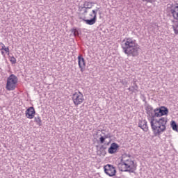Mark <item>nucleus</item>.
Instances as JSON below:
<instances>
[{
  "mask_svg": "<svg viewBox=\"0 0 178 178\" xmlns=\"http://www.w3.org/2000/svg\"><path fill=\"white\" fill-rule=\"evenodd\" d=\"M161 110L159 108H156L154 110V113L152 118H150V124L155 137H159L163 131L166 130V123H168L167 118H161L162 116ZM155 118H161L156 119Z\"/></svg>",
  "mask_w": 178,
  "mask_h": 178,
  "instance_id": "f257e3e1",
  "label": "nucleus"
},
{
  "mask_svg": "<svg viewBox=\"0 0 178 178\" xmlns=\"http://www.w3.org/2000/svg\"><path fill=\"white\" fill-rule=\"evenodd\" d=\"M122 48L123 52L127 55V56H138L140 47L136 42V40L131 38H127L126 40H123L122 42Z\"/></svg>",
  "mask_w": 178,
  "mask_h": 178,
  "instance_id": "f03ea898",
  "label": "nucleus"
},
{
  "mask_svg": "<svg viewBox=\"0 0 178 178\" xmlns=\"http://www.w3.org/2000/svg\"><path fill=\"white\" fill-rule=\"evenodd\" d=\"M72 100L76 106L81 105L84 101V96L81 94V92H76L72 95Z\"/></svg>",
  "mask_w": 178,
  "mask_h": 178,
  "instance_id": "7ed1b4c3",
  "label": "nucleus"
},
{
  "mask_svg": "<svg viewBox=\"0 0 178 178\" xmlns=\"http://www.w3.org/2000/svg\"><path fill=\"white\" fill-rule=\"evenodd\" d=\"M118 168L120 172H129V173H134L135 167L130 168V165L126 163H124L122 161L118 164Z\"/></svg>",
  "mask_w": 178,
  "mask_h": 178,
  "instance_id": "20e7f679",
  "label": "nucleus"
},
{
  "mask_svg": "<svg viewBox=\"0 0 178 178\" xmlns=\"http://www.w3.org/2000/svg\"><path fill=\"white\" fill-rule=\"evenodd\" d=\"M104 172L110 177H113L116 175V168L111 164H107L104 167Z\"/></svg>",
  "mask_w": 178,
  "mask_h": 178,
  "instance_id": "39448f33",
  "label": "nucleus"
},
{
  "mask_svg": "<svg viewBox=\"0 0 178 178\" xmlns=\"http://www.w3.org/2000/svg\"><path fill=\"white\" fill-rule=\"evenodd\" d=\"M130 158V156H131L129 154H124L122 155V159L121 161H124V163H127L129 165V169H131V168H135L134 170H136L137 169V165L134 163V161L130 160V159H126V158Z\"/></svg>",
  "mask_w": 178,
  "mask_h": 178,
  "instance_id": "423d86ee",
  "label": "nucleus"
},
{
  "mask_svg": "<svg viewBox=\"0 0 178 178\" xmlns=\"http://www.w3.org/2000/svg\"><path fill=\"white\" fill-rule=\"evenodd\" d=\"M94 2H90L88 1H85L83 3V6H79V12H83V9H84V13H83V15H86V13H88V9H91L92 8V4Z\"/></svg>",
  "mask_w": 178,
  "mask_h": 178,
  "instance_id": "0eeeda50",
  "label": "nucleus"
},
{
  "mask_svg": "<svg viewBox=\"0 0 178 178\" xmlns=\"http://www.w3.org/2000/svg\"><path fill=\"white\" fill-rule=\"evenodd\" d=\"M25 116L27 119H34V116H35V109H34V107H29L25 111Z\"/></svg>",
  "mask_w": 178,
  "mask_h": 178,
  "instance_id": "6e6552de",
  "label": "nucleus"
},
{
  "mask_svg": "<svg viewBox=\"0 0 178 178\" xmlns=\"http://www.w3.org/2000/svg\"><path fill=\"white\" fill-rule=\"evenodd\" d=\"M78 65L81 72H84L86 70V60L83 58V56L80 55L78 56Z\"/></svg>",
  "mask_w": 178,
  "mask_h": 178,
  "instance_id": "1a4fd4ad",
  "label": "nucleus"
},
{
  "mask_svg": "<svg viewBox=\"0 0 178 178\" xmlns=\"http://www.w3.org/2000/svg\"><path fill=\"white\" fill-rule=\"evenodd\" d=\"M119 145L116 143H111L110 147L108 149V154H116L118 149H119Z\"/></svg>",
  "mask_w": 178,
  "mask_h": 178,
  "instance_id": "9d476101",
  "label": "nucleus"
},
{
  "mask_svg": "<svg viewBox=\"0 0 178 178\" xmlns=\"http://www.w3.org/2000/svg\"><path fill=\"white\" fill-rule=\"evenodd\" d=\"M18 79L16 75L12 74L9 76V77L7 78V83H13L15 84H17Z\"/></svg>",
  "mask_w": 178,
  "mask_h": 178,
  "instance_id": "9b49d317",
  "label": "nucleus"
},
{
  "mask_svg": "<svg viewBox=\"0 0 178 178\" xmlns=\"http://www.w3.org/2000/svg\"><path fill=\"white\" fill-rule=\"evenodd\" d=\"M17 83H13L12 82H7L6 88L8 91H13L16 89V85Z\"/></svg>",
  "mask_w": 178,
  "mask_h": 178,
  "instance_id": "f8f14e48",
  "label": "nucleus"
},
{
  "mask_svg": "<svg viewBox=\"0 0 178 178\" xmlns=\"http://www.w3.org/2000/svg\"><path fill=\"white\" fill-rule=\"evenodd\" d=\"M146 113L150 118L154 115V108L149 104H147L146 106Z\"/></svg>",
  "mask_w": 178,
  "mask_h": 178,
  "instance_id": "ddd939ff",
  "label": "nucleus"
},
{
  "mask_svg": "<svg viewBox=\"0 0 178 178\" xmlns=\"http://www.w3.org/2000/svg\"><path fill=\"white\" fill-rule=\"evenodd\" d=\"M138 127L143 129V131H148V125L147 124L145 120L140 121L138 124Z\"/></svg>",
  "mask_w": 178,
  "mask_h": 178,
  "instance_id": "4468645a",
  "label": "nucleus"
},
{
  "mask_svg": "<svg viewBox=\"0 0 178 178\" xmlns=\"http://www.w3.org/2000/svg\"><path fill=\"white\" fill-rule=\"evenodd\" d=\"M160 109V113H161V116H168V113H169V108L165 106H161L159 108Z\"/></svg>",
  "mask_w": 178,
  "mask_h": 178,
  "instance_id": "2eb2a0df",
  "label": "nucleus"
},
{
  "mask_svg": "<svg viewBox=\"0 0 178 178\" xmlns=\"http://www.w3.org/2000/svg\"><path fill=\"white\" fill-rule=\"evenodd\" d=\"M83 22L86 23V24H88L89 26H92V24H95V22H97V19L95 17L91 18L90 19H86L84 18L82 19Z\"/></svg>",
  "mask_w": 178,
  "mask_h": 178,
  "instance_id": "dca6fc26",
  "label": "nucleus"
},
{
  "mask_svg": "<svg viewBox=\"0 0 178 178\" xmlns=\"http://www.w3.org/2000/svg\"><path fill=\"white\" fill-rule=\"evenodd\" d=\"M170 126L172 129V130H174V131H178V125L176 123V121H171L170 122Z\"/></svg>",
  "mask_w": 178,
  "mask_h": 178,
  "instance_id": "f3484780",
  "label": "nucleus"
},
{
  "mask_svg": "<svg viewBox=\"0 0 178 178\" xmlns=\"http://www.w3.org/2000/svg\"><path fill=\"white\" fill-rule=\"evenodd\" d=\"M34 122L38 125V126H42V120H41V117L37 116L34 117Z\"/></svg>",
  "mask_w": 178,
  "mask_h": 178,
  "instance_id": "a211bd4d",
  "label": "nucleus"
},
{
  "mask_svg": "<svg viewBox=\"0 0 178 178\" xmlns=\"http://www.w3.org/2000/svg\"><path fill=\"white\" fill-rule=\"evenodd\" d=\"M105 149H106V147L102 145L99 149V152H100L99 155H105Z\"/></svg>",
  "mask_w": 178,
  "mask_h": 178,
  "instance_id": "6ab92c4d",
  "label": "nucleus"
},
{
  "mask_svg": "<svg viewBox=\"0 0 178 178\" xmlns=\"http://www.w3.org/2000/svg\"><path fill=\"white\" fill-rule=\"evenodd\" d=\"M131 88L134 90V91H138V86H137V83H136V81H134Z\"/></svg>",
  "mask_w": 178,
  "mask_h": 178,
  "instance_id": "aec40b11",
  "label": "nucleus"
},
{
  "mask_svg": "<svg viewBox=\"0 0 178 178\" xmlns=\"http://www.w3.org/2000/svg\"><path fill=\"white\" fill-rule=\"evenodd\" d=\"M10 62H11L12 65H15L16 63V58L14 56H9Z\"/></svg>",
  "mask_w": 178,
  "mask_h": 178,
  "instance_id": "412c9836",
  "label": "nucleus"
},
{
  "mask_svg": "<svg viewBox=\"0 0 178 178\" xmlns=\"http://www.w3.org/2000/svg\"><path fill=\"white\" fill-rule=\"evenodd\" d=\"M72 33H73L75 37L79 36V30H77L76 29H72Z\"/></svg>",
  "mask_w": 178,
  "mask_h": 178,
  "instance_id": "4be33fe9",
  "label": "nucleus"
},
{
  "mask_svg": "<svg viewBox=\"0 0 178 178\" xmlns=\"http://www.w3.org/2000/svg\"><path fill=\"white\" fill-rule=\"evenodd\" d=\"M120 83L122 84L124 87L127 86L128 81L126 79H122L120 81Z\"/></svg>",
  "mask_w": 178,
  "mask_h": 178,
  "instance_id": "5701e85b",
  "label": "nucleus"
},
{
  "mask_svg": "<svg viewBox=\"0 0 178 178\" xmlns=\"http://www.w3.org/2000/svg\"><path fill=\"white\" fill-rule=\"evenodd\" d=\"M105 136H101L99 138L100 144H104L105 143Z\"/></svg>",
  "mask_w": 178,
  "mask_h": 178,
  "instance_id": "b1692460",
  "label": "nucleus"
},
{
  "mask_svg": "<svg viewBox=\"0 0 178 178\" xmlns=\"http://www.w3.org/2000/svg\"><path fill=\"white\" fill-rule=\"evenodd\" d=\"M143 2H149V3H152V2H155L156 0H142Z\"/></svg>",
  "mask_w": 178,
  "mask_h": 178,
  "instance_id": "393cba45",
  "label": "nucleus"
},
{
  "mask_svg": "<svg viewBox=\"0 0 178 178\" xmlns=\"http://www.w3.org/2000/svg\"><path fill=\"white\" fill-rule=\"evenodd\" d=\"M104 138H112V135H111V134H107L106 135L104 136Z\"/></svg>",
  "mask_w": 178,
  "mask_h": 178,
  "instance_id": "a878e982",
  "label": "nucleus"
},
{
  "mask_svg": "<svg viewBox=\"0 0 178 178\" xmlns=\"http://www.w3.org/2000/svg\"><path fill=\"white\" fill-rule=\"evenodd\" d=\"M92 13L94 15L93 17H95L97 19V13H96V11L92 10Z\"/></svg>",
  "mask_w": 178,
  "mask_h": 178,
  "instance_id": "bb28decb",
  "label": "nucleus"
},
{
  "mask_svg": "<svg viewBox=\"0 0 178 178\" xmlns=\"http://www.w3.org/2000/svg\"><path fill=\"white\" fill-rule=\"evenodd\" d=\"M0 45H1V51H3V49L6 48V47H5V44H4L3 43L1 42V43H0Z\"/></svg>",
  "mask_w": 178,
  "mask_h": 178,
  "instance_id": "cd10ccee",
  "label": "nucleus"
},
{
  "mask_svg": "<svg viewBox=\"0 0 178 178\" xmlns=\"http://www.w3.org/2000/svg\"><path fill=\"white\" fill-rule=\"evenodd\" d=\"M3 51H5V52H9V47H6Z\"/></svg>",
  "mask_w": 178,
  "mask_h": 178,
  "instance_id": "c85d7f7f",
  "label": "nucleus"
},
{
  "mask_svg": "<svg viewBox=\"0 0 178 178\" xmlns=\"http://www.w3.org/2000/svg\"><path fill=\"white\" fill-rule=\"evenodd\" d=\"M129 91H131V92H134V89H133L131 87L128 88Z\"/></svg>",
  "mask_w": 178,
  "mask_h": 178,
  "instance_id": "c756f323",
  "label": "nucleus"
},
{
  "mask_svg": "<svg viewBox=\"0 0 178 178\" xmlns=\"http://www.w3.org/2000/svg\"><path fill=\"white\" fill-rule=\"evenodd\" d=\"M1 54L2 55H5V52L4 51H1Z\"/></svg>",
  "mask_w": 178,
  "mask_h": 178,
  "instance_id": "7c9ffc66",
  "label": "nucleus"
},
{
  "mask_svg": "<svg viewBox=\"0 0 178 178\" xmlns=\"http://www.w3.org/2000/svg\"><path fill=\"white\" fill-rule=\"evenodd\" d=\"M96 10H99V8L97 7Z\"/></svg>",
  "mask_w": 178,
  "mask_h": 178,
  "instance_id": "2f4dec72",
  "label": "nucleus"
},
{
  "mask_svg": "<svg viewBox=\"0 0 178 178\" xmlns=\"http://www.w3.org/2000/svg\"><path fill=\"white\" fill-rule=\"evenodd\" d=\"M95 10V12H96V13L98 12V10Z\"/></svg>",
  "mask_w": 178,
  "mask_h": 178,
  "instance_id": "473e14b6",
  "label": "nucleus"
},
{
  "mask_svg": "<svg viewBox=\"0 0 178 178\" xmlns=\"http://www.w3.org/2000/svg\"><path fill=\"white\" fill-rule=\"evenodd\" d=\"M84 9H86V8H83V9L82 10V11H83V13H84Z\"/></svg>",
  "mask_w": 178,
  "mask_h": 178,
  "instance_id": "72a5a7b5",
  "label": "nucleus"
},
{
  "mask_svg": "<svg viewBox=\"0 0 178 178\" xmlns=\"http://www.w3.org/2000/svg\"><path fill=\"white\" fill-rule=\"evenodd\" d=\"M90 16L92 17V14H90Z\"/></svg>",
  "mask_w": 178,
  "mask_h": 178,
  "instance_id": "f704fd0d",
  "label": "nucleus"
},
{
  "mask_svg": "<svg viewBox=\"0 0 178 178\" xmlns=\"http://www.w3.org/2000/svg\"><path fill=\"white\" fill-rule=\"evenodd\" d=\"M80 19H83V18L80 17Z\"/></svg>",
  "mask_w": 178,
  "mask_h": 178,
  "instance_id": "c9c22d12",
  "label": "nucleus"
}]
</instances>
